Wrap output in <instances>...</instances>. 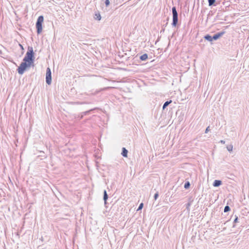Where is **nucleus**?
<instances>
[{"label": "nucleus", "instance_id": "nucleus-1", "mask_svg": "<svg viewBox=\"0 0 249 249\" xmlns=\"http://www.w3.org/2000/svg\"><path fill=\"white\" fill-rule=\"evenodd\" d=\"M35 60V53L33 48L31 46L28 47V50L25 57L23 59V61L25 62L32 65Z\"/></svg>", "mask_w": 249, "mask_h": 249}, {"label": "nucleus", "instance_id": "nucleus-2", "mask_svg": "<svg viewBox=\"0 0 249 249\" xmlns=\"http://www.w3.org/2000/svg\"><path fill=\"white\" fill-rule=\"evenodd\" d=\"M44 21V17L43 16H40L37 18L36 26V32L37 34H39L42 31V23Z\"/></svg>", "mask_w": 249, "mask_h": 249}, {"label": "nucleus", "instance_id": "nucleus-3", "mask_svg": "<svg viewBox=\"0 0 249 249\" xmlns=\"http://www.w3.org/2000/svg\"><path fill=\"white\" fill-rule=\"evenodd\" d=\"M31 66L32 65L28 63L23 61L17 69V71L19 74L22 75L24 73L25 71Z\"/></svg>", "mask_w": 249, "mask_h": 249}, {"label": "nucleus", "instance_id": "nucleus-4", "mask_svg": "<svg viewBox=\"0 0 249 249\" xmlns=\"http://www.w3.org/2000/svg\"><path fill=\"white\" fill-rule=\"evenodd\" d=\"M172 12L173 14V21L172 25L173 27H176L178 23V13L177 11L176 7L174 6L172 8Z\"/></svg>", "mask_w": 249, "mask_h": 249}, {"label": "nucleus", "instance_id": "nucleus-5", "mask_svg": "<svg viewBox=\"0 0 249 249\" xmlns=\"http://www.w3.org/2000/svg\"><path fill=\"white\" fill-rule=\"evenodd\" d=\"M46 82L48 85L52 83V72L50 68H47L46 70Z\"/></svg>", "mask_w": 249, "mask_h": 249}, {"label": "nucleus", "instance_id": "nucleus-6", "mask_svg": "<svg viewBox=\"0 0 249 249\" xmlns=\"http://www.w3.org/2000/svg\"><path fill=\"white\" fill-rule=\"evenodd\" d=\"M225 34V31H224L217 33L216 34H215L213 36V40H216L218 38H219L220 37H221Z\"/></svg>", "mask_w": 249, "mask_h": 249}, {"label": "nucleus", "instance_id": "nucleus-7", "mask_svg": "<svg viewBox=\"0 0 249 249\" xmlns=\"http://www.w3.org/2000/svg\"><path fill=\"white\" fill-rule=\"evenodd\" d=\"M222 181L220 180H215L213 182V186L214 187H219L222 184Z\"/></svg>", "mask_w": 249, "mask_h": 249}, {"label": "nucleus", "instance_id": "nucleus-8", "mask_svg": "<svg viewBox=\"0 0 249 249\" xmlns=\"http://www.w3.org/2000/svg\"><path fill=\"white\" fill-rule=\"evenodd\" d=\"M208 2L209 6H215L217 4V3H216L215 0H208Z\"/></svg>", "mask_w": 249, "mask_h": 249}, {"label": "nucleus", "instance_id": "nucleus-9", "mask_svg": "<svg viewBox=\"0 0 249 249\" xmlns=\"http://www.w3.org/2000/svg\"><path fill=\"white\" fill-rule=\"evenodd\" d=\"M127 153H128V151L127 150L124 148V147H123L122 148V155L124 157H127Z\"/></svg>", "mask_w": 249, "mask_h": 249}, {"label": "nucleus", "instance_id": "nucleus-10", "mask_svg": "<svg viewBox=\"0 0 249 249\" xmlns=\"http://www.w3.org/2000/svg\"><path fill=\"white\" fill-rule=\"evenodd\" d=\"M108 195L107 194V192L106 191V190H104V195H103V199H104V202H105V204H107V201L108 199Z\"/></svg>", "mask_w": 249, "mask_h": 249}, {"label": "nucleus", "instance_id": "nucleus-11", "mask_svg": "<svg viewBox=\"0 0 249 249\" xmlns=\"http://www.w3.org/2000/svg\"><path fill=\"white\" fill-rule=\"evenodd\" d=\"M204 38L205 40H208L209 41H212L213 40V36H211L209 34L205 35L204 36Z\"/></svg>", "mask_w": 249, "mask_h": 249}, {"label": "nucleus", "instance_id": "nucleus-12", "mask_svg": "<svg viewBox=\"0 0 249 249\" xmlns=\"http://www.w3.org/2000/svg\"><path fill=\"white\" fill-rule=\"evenodd\" d=\"M140 59L142 61H145L148 59V54L147 53H144L140 56Z\"/></svg>", "mask_w": 249, "mask_h": 249}, {"label": "nucleus", "instance_id": "nucleus-13", "mask_svg": "<svg viewBox=\"0 0 249 249\" xmlns=\"http://www.w3.org/2000/svg\"><path fill=\"white\" fill-rule=\"evenodd\" d=\"M172 102V101L171 100H170L169 101H166L163 106H162V109L164 110L170 104H171Z\"/></svg>", "mask_w": 249, "mask_h": 249}, {"label": "nucleus", "instance_id": "nucleus-14", "mask_svg": "<svg viewBox=\"0 0 249 249\" xmlns=\"http://www.w3.org/2000/svg\"><path fill=\"white\" fill-rule=\"evenodd\" d=\"M193 202V200H190L186 204V209H187L188 212H189L190 211V207L192 205Z\"/></svg>", "mask_w": 249, "mask_h": 249}, {"label": "nucleus", "instance_id": "nucleus-15", "mask_svg": "<svg viewBox=\"0 0 249 249\" xmlns=\"http://www.w3.org/2000/svg\"><path fill=\"white\" fill-rule=\"evenodd\" d=\"M95 109H96V108L91 109H90L89 110H88V111H86L82 112V114L83 115V116L87 115L89 114L90 111H92L93 110H95Z\"/></svg>", "mask_w": 249, "mask_h": 249}, {"label": "nucleus", "instance_id": "nucleus-16", "mask_svg": "<svg viewBox=\"0 0 249 249\" xmlns=\"http://www.w3.org/2000/svg\"><path fill=\"white\" fill-rule=\"evenodd\" d=\"M190 187V182L188 181H186L185 184H184V188L186 189H187Z\"/></svg>", "mask_w": 249, "mask_h": 249}, {"label": "nucleus", "instance_id": "nucleus-17", "mask_svg": "<svg viewBox=\"0 0 249 249\" xmlns=\"http://www.w3.org/2000/svg\"><path fill=\"white\" fill-rule=\"evenodd\" d=\"M233 145L232 144H230L227 146V149L229 152H231L232 151Z\"/></svg>", "mask_w": 249, "mask_h": 249}, {"label": "nucleus", "instance_id": "nucleus-18", "mask_svg": "<svg viewBox=\"0 0 249 249\" xmlns=\"http://www.w3.org/2000/svg\"><path fill=\"white\" fill-rule=\"evenodd\" d=\"M222 4L223 5L225 6L226 7H228L230 5V2L229 1L223 2Z\"/></svg>", "mask_w": 249, "mask_h": 249}, {"label": "nucleus", "instance_id": "nucleus-19", "mask_svg": "<svg viewBox=\"0 0 249 249\" xmlns=\"http://www.w3.org/2000/svg\"><path fill=\"white\" fill-rule=\"evenodd\" d=\"M230 210H231L230 207L228 205H227L224 208V212L225 213H226V212L230 211Z\"/></svg>", "mask_w": 249, "mask_h": 249}, {"label": "nucleus", "instance_id": "nucleus-20", "mask_svg": "<svg viewBox=\"0 0 249 249\" xmlns=\"http://www.w3.org/2000/svg\"><path fill=\"white\" fill-rule=\"evenodd\" d=\"M95 16H96V19H97L98 20H101V16L99 13L96 14Z\"/></svg>", "mask_w": 249, "mask_h": 249}, {"label": "nucleus", "instance_id": "nucleus-21", "mask_svg": "<svg viewBox=\"0 0 249 249\" xmlns=\"http://www.w3.org/2000/svg\"><path fill=\"white\" fill-rule=\"evenodd\" d=\"M159 193L157 192L155 194L154 196V199L156 200L159 197Z\"/></svg>", "mask_w": 249, "mask_h": 249}, {"label": "nucleus", "instance_id": "nucleus-22", "mask_svg": "<svg viewBox=\"0 0 249 249\" xmlns=\"http://www.w3.org/2000/svg\"><path fill=\"white\" fill-rule=\"evenodd\" d=\"M143 206V204L142 203H141L139 205V207L137 209V211H139V210H141Z\"/></svg>", "mask_w": 249, "mask_h": 249}, {"label": "nucleus", "instance_id": "nucleus-23", "mask_svg": "<svg viewBox=\"0 0 249 249\" xmlns=\"http://www.w3.org/2000/svg\"><path fill=\"white\" fill-rule=\"evenodd\" d=\"M105 3L106 6H108L109 5L110 2L109 0H105Z\"/></svg>", "mask_w": 249, "mask_h": 249}, {"label": "nucleus", "instance_id": "nucleus-24", "mask_svg": "<svg viewBox=\"0 0 249 249\" xmlns=\"http://www.w3.org/2000/svg\"><path fill=\"white\" fill-rule=\"evenodd\" d=\"M237 222H238V218L236 215H235V218L234 219L233 223H236Z\"/></svg>", "mask_w": 249, "mask_h": 249}, {"label": "nucleus", "instance_id": "nucleus-25", "mask_svg": "<svg viewBox=\"0 0 249 249\" xmlns=\"http://www.w3.org/2000/svg\"><path fill=\"white\" fill-rule=\"evenodd\" d=\"M209 130H210V126H208L205 130V133H207L209 131Z\"/></svg>", "mask_w": 249, "mask_h": 249}, {"label": "nucleus", "instance_id": "nucleus-26", "mask_svg": "<svg viewBox=\"0 0 249 249\" xmlns=\"http://www.w3.org/2000/svg\"><path fill=\"white\" fill-rule=\"evenodd\" d=\"M168 20H169V18H167V19H166V23H165V24H164L163 25V26H167V25L168 24Z\"/></svg>", "mask_w": 249, "mask_h": 249}, {"label": "nucleus", "instance_id": "nucleus-27", "mask_svg": "<svg viewBox=\"0 0 249 249\" xmlns=\"http://www.w3.org/2000/svg\"><path fill=\"white\" fill-rule=\"evenodd\" d=\"M84 116L82 114L80 116H78V118L79 120H81L83 118Z\"/></svg>", "mask_w": 249, "mask_h": 249}, {"label": "nucleus", "instance_id": "nucleus-28", "mask_svg": "<svg viewBox=\"0 0 249 249\" xmlns=\"http://www.w3.org/2000/svg\"><path fill=\"white\" fill-rule=\"evenodd\" d=\"M219 142L222 143V144H225V141H224V140H221V141H220Z\"/></svg>", "mask_w": 249, "mask_h": 249}, {"label": "nucleus", "instance_id": "nucleus-29", "mask_svg": "<svg viewBox=\"0 0 249 249\" xmlns=\"http://www.w3.org/2000/svg\"><path fill=\"white\" fill-rule=\"evenodd\" d=\"M19 46H20V47L21 49V50H24L23 46L21 44H19Z\"/></svg>", "mask_w": 249, "mask_h": 249}, {"label": "nucleus", "instance_id": "nucleus-30", "mask_svg": "<svg viewBox=\"0 0 249 249\" xmlns=\"http://www.w3.org/2000/svg\"><path fill=\"white\" fill-rule=\"evenodd\" d=\"M164 30H165V29L164 28H162L161 30L160 31V33L161 32H164Z\"/></svg>", "mask_w": 249, "mask_h": 249}, {"label": "nucleus", "instance_id": "nucleus-31", "mask_svg": "<svg viewBox=\"0 0 249 249\" xmlns=\"http://www.w3.org/2000/svg\"><path fill=\"white\" fill-rule=\"evenodd\" d=\"M77 104H84L85 103L83 102V103H79V102H77L76 103Z\"/></svg>", "mask_w": 249, "mask_h": 249}]
</instances>
